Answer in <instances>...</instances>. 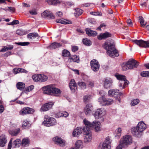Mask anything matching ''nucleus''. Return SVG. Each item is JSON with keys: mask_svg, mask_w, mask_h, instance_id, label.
Wrapping results in <instances>:
<instances>
[{"mask_svg": "<svg viewBox=\"0 0 149 149\" xmlns=\"http://www.w3.org/2000/svg\"><path fill=\"white\" fill-rule=\"evenodd\" d=\"M56 15L58 16L59 17H61L63 15V14L62 12L58 11L56 14Z\"/></svg>", "mask_w": 149, "mask_h": 149, "instance_id": "obj_61", "label": "nucleus"}, {"mask_svg": "<svg viewBox=\"0 0 149 149\" xmlns=\"http://www.w3.org/2000/svg\"><path fill=\"white\" fill-rule=\"evenodd\" d=\"M102 111L100 109H97L93 114V116L96 119H98L102 116Z\"/></svg>", "mask_w": 149, "mask_h": 149, "instance_id": "obj_22", "label": "nucleus"}, {"mask_svg": "<svg viewBox=\"0 0 149 149\" xmlns=\"http://www.w3.org/2000/svg\"><path fill=\"white\" fill-rule=\"evenodd\" d=\"M56 22L58 23L64 24H72V22L70 21L64 19H56Z\"/></svg>", "mask_w": 149, "mask_h": 149, "instance_id": "obj_26", "label": "nucleus"}, {"mask_svg": "<svg viewBox=\"0 0 149 149\" xmlns=\"http://www.w3.org/2000/svg\"><path fill=\"white\" fill-rule=\"evenodd\" d=\"M84 122L87 128L90 129L91 128L93 127L94 128L95 132H97L100 130L101 123L100 122L95 121L91 123L85 119L84 120Z\"/></svg>", "mask_w": 149, "mask_h": 149, "instance_id": "obj_4", "label": "nucleus"}, {"mask_svg": "<svg viewBox=\"0 0 149 149\" xmlns=\"http://www.w3.org/2000/svg\"><path fill=\"white\" fill-rule=\"evenodd\" d=\"M127 22L129 26H132V23L130 19H128L127 20Z\"/></svg>", "mask_w": 149, "mask_h": 149, "instance_id": "obj_62", "label": "nucleus"}, {"mask_svg": "<svg viewBox=\"0 0 149 149\" xmlns=\"http://www.w3.org/2000/svg\"><path fill=\"white\" fill-rule=\"evenodd\" d=\"M29 140L28 138H25L23 139L22 142V144L23 146H25L29 144Z\"/></svg>", "mask_w": 149, "mask_h": 149, "instance_id": "obj_40", "label": "nucleus"}, {"mask_svg": "<svg viewBox=\"0 0 149 149\" xmlns=\"http://www.w3.org/2000/svg\"><path fill=\"white\" fill-rule=\"evenodd\" d=\"M53 85L52 84H50L42 87V89L43 94L51 95Z\"/></svg>", "mask_w": 149, "mask_h": 149, "instance_id": "obj_12", "label": "nucleus"}, {"mask_svg": "<svg viewBox=\"0 0 149 149\" xmlns=\"http://www.w3.org/2000/svg\"><path fill=\"white\" fill-rule=\"evenodd\" d=\"M141 75L143 77H149V71H143L140 73Z\"/></svg>", "mask_w": 149, "mask_h": 149, "instance_id": "obj_45", "label": "nucleus"}, {"mask_svg": "<svg viewBox=\"0 0 149 149\" xmlns=\"http://www.w3.org/2000/svg\"><path fill=\"white\" fill-rule=\"evenodd\" d=\"M21 140L19 139H17L14 141L13 144V148H16L19 147L20 145V143Z\"/></svg>", "mask_w": 149, "mask_h": 149, "instance_id": "obj_32", "label": "nucleus"}, {"mask_svg": "<svg viewBox=\"0 0 149 149\" xmlns=\"http://www.w3.org/2000/svg\"><path fill=\"white\" fill-rule=\"evenodd\" d=\"M62 46L61 44L56 42L52 43L49 46V47L50 49H55Z\"/></svg>", "mask_w": 149, "mask_h": 149, "instance_id": "obj_29", "label": "nucleus"}, {"mask_svg": "<svg viewBox=\"0 0 149 149\" xmlns=\"http://www.w3.org/2000/svg\"><path fill=\"white\" fill-rule=\"evenodd\" d=\"M12 139H11L8 143V149H11L12 147Z\"/></svg>", "mask_w": 149, "mask_h": 149, "instance_id": "obj_63", "label": "nucleus"}, {"mask_svg": "<svg viewBox=\"0 0 149 149\" xmlns=\"http://www.w3.org/2000/svg\"><path fill=\"white\" fill-rule=\"evenodd\" d=\"M54 104L52 102H49L44 104L41 107L40 110L41 111H46L51 109Z\"/></svg>", "mask_w": 149, "mask_h": 149, "instance_id": "obj_13", "label": "nucleus"}, {"mask_svg": "<svg viewBox=\"0 0 149 149\" xmlns=\"http://www.w3.org/2000/svg\"><path fill=\"white\" fill-rule=\"evenodd\" d=\"M92 108V106L90 104L86 105L84 109V111L86 115H88L91 112Z\"/></svg>", "mask_w": 149, "mask_h": 149, "instance_id": "obj_21", "label": "nucleus"}, {"mask_svg": "<svg viewBox=\"0 0 149 149\" xmlns=\"http://www.w3.org/2000/svg\"><path fill=\"white\" fill-rule=\"evenodd\" d=\"M13 48V46L11 45H9L7 46H6V49L7 51L11 50Z\"/></svg>", "mask_w": 149, "mask_h": 149, "instance_id": "obj_57", "label": "nucleus"}, {"mask_svg": "<svg viewBox=\"0 0 149 149\" xmlns=\"http://www.w3.org/2000/svg\"><path fill=\"white\" fill-rule=\"evenodd\" d=\"M111 36V35L110 33L106 32L104 33H101L97 36V38L99 40H102V39H105L109 37H110Z\"/></svg>", "mask_w": 149, "mask_h": 149, "instance_id": "obj_16", "label": "nucleus"}, {"mask_svg": "<svg viewBox=\"0 0 149 149\" xmlns=\"http://www.w3.org/2000/svg\"><path fill=\"white\" fill-rule=\"evenodd\" d=\"M20 132V130L19 128H17L14 130H10L9 131L10 134L11 135L14 136H17Z\"/></svg>", "mask_w": 149, "mask_h": 149, "instance_id": "obj_31", "label": "nucleus"}, {"mask_svg": "<svg viewBox=\"0 0 149 149\" xmlns=\"http://www.w3.org/2000/svg\"><path fill=\"white\" fill-rule=\"evenodd\" d=\"M90 14L94 15H99L101 16L102 15V13L100 12H91Z\"/></svg>", "mask_w": 149, "mask_h": 149, "instance_id": "obj_50", "label": "nucleus"}, {"mask_svg": "<svg viewBox=\"0 0 149 149\" xmlns=\"http://www.w3.org/2000/svg\"><path fill=\"white\" fill-rule=\"evenodd\" d=\"M83 43L86 45L90 46L91 45V42L90 40L87 38H84L83 40Z\"/></svg>", "mask_w": 149, "mask_h": 149, "instance_id": "obj_44", "label": "nucleus"}, {"mask_svg": "<svg viewBox=\"0 0 149 149\" xmlns=\"http://www.w3.org/2000/svg\"><path fill=\"white\" fill-rule=\"evenodd\" d=\"M28 125L29 123H28L24 122L22 124V127L25 129H26V128L28 127Z\"/></svg>", "mask_w": 149, "mask_h": 149, "instance_id": "obj_58", "label": "nucleus"}, {"mask_svg": "<svg viewBox=\"0 0 149 149\" xmlns=\"http://www.w3.org/2000/svg\"><path fill=\"white\" fill-rule=\"evenodd\" d=\"M139 18L141 26L142 27H144L146 24V23L145 22L142 16H139Z\"/></svg>", "mask_w": 149, "mask_h": 149, "instance_id": "obj_39", "label": "nucleus"}, {"mask_svg": "<svg viewBox=\"0 0 149 149\" xmlns=\"http://www.w3.org/2000/svg\"><path fill=\"white\" fill-rule=\"evenodd\" d=\"M34 88V86L31 85L26 88V91L28 92L31 91Z\"/></svg>", "mask_w": 149, "mask_h": 149, "instance_id": "obj_53", "label": "nucleus"}, {"mask_svg": "<svg viewBox=\"0 0 149 149\" xmlns=\"http://www.w3.org/2000/svg\"><path fill=\"white\" fill-rule=\"evenodd\" d=\"M139 102V100L138 99H134L132 101L131 104L132 106H134L138 104Z\"/></svg>", "mask_w": 149, "mask_h": 149, "instance_id": "obj_46", "label": "nucleus"}, {"mask_svg": "<svg viewBox=\"0 0 149 149\" xmlns=\"http://www.w3.org/2000/svg\"><path fill=\"white\" fill-rule=\"evenodd\" d=\"M52 89L51 95L58 96L61 94V91L59 89L55 87L54 85H53Z\"/></svg>", "mask_w": 149, "mask_h": 149, "instance_id": "obj_19", "label": "nucleus"}, {"mask_svg": "<svg viewBox=\"0 0 149 149\" xmlns=\"http://www.w3.org/2000/svg\"><path fill=\"white\" fill-rule=\"evenodd\" d=\"M82 129L80 127H77L74 129L72 133L73 136L77 137L79 136L82 132Z\"/></svg>", "mask_w": 149, "mask_h": 149, "instance_id": "obj_23", "label": "nucleus"}, {"mask_svg": "<svg viewBox=\"0 0 149 149\" xmlns=\"http://www.w3.org/2000/svg\"><path fill=\"white\" fill-rule=\"evenodd\" d=\"M139 64V62L134 59H131L122 66V70H123L125 71L128 69L136 68Z\"/></svg>", "mask_w": 149, "mask_h": 149, "instance_id": "obj_3", "label": "nucleus"}, {"mask_svg": "<svg viewBox=\"0 0 149 149\" xmlns=\"http://www.w3.org/2000/svg\"><path fill=\"white\" fill-rule=\"evenodd\" d=\"M38 36V33H31L28 34L27 36L28 38L31 39H33Z\"/></svg>", "mask_w": 149, "mask_h": 149, "instance_id": "obj_33", "label": "nucleus"}, {"mask_svg": "<svg viewBox=\"0 0 149 149\" xmlns=\"http://www.w3.org/2000/svg\"><path fill=\"white\" fill-rule=\"evenodd\" d=\"M47 18L53 19L54 18V16L49 11Z\"/></svg>", "mask_w": 149, "mask_h": 149, "instance_id": "obj_60", "label": "nucleus"}, {"mask_svg": "<svg viewBox=\"0 0 149 149\" xmlns=\"http://www.w3.org/2000/svg\"><path fill=\"white\" fill-rule=\"evenodd\" d=\"M68 61L70 62L79 63L80 61L79 57L76 55L72 56L68 58Z\"/></svg>", "mask_w": 149, "mask_h": 149, "instance_id": "obj_20", "label": "nucleus"}, {"mask_svg": "<svg viewBox=\"0 0 149 149\" xmlns=\"http://www.w3.org/2000/svg\"><path fill=\"white\" fill-rule=\"evenodd\" d=\"M122 93L119 92V91L117 89L110 90L108 91V95L109 96H112L115 95H120Z\"/></svg>", "mask_w": 149, "mask_h": 149, "instance_id": "obj_18", "label": "nucleus"}, {"mask_svg": "<svg viewBox=\"0 0 149 149\" xmlns=\"http://www.w3.org/2000/svg\"><path fill=\"white\" fill-rule=\"evenodd\" d=\"M100 103L104 105H109L113 102V100L111 99L106 98L103 96L101 97L99 99Z\"/></svg>", "mask_w": 149, "mask_h": 149, "instance_id": "obj_7", "label": "nucleus"}, {"mask_svg": "<svg viewBox=\"0 0 149 149\" xmlns=\"http://www.w3.org/2000/svg\"><path fill=\"white\" fill-rule=\"evenodd\" d=\"M48 79V77L46 75L43 74H40V82H44L46 81Z\"/></svg>", "mask_w": 149, "mask_h": 149, "instance_id": "obj_37", "label": "nucleus"}, {"mask_svg": "<svg viewBox=\"0 0 149 149\" xmlns=\"http://www.w3.org/2000/svg\"><path fill=\"white\" fill-rule=\"evenodd\" d=\"M132 141L131 137L130 136H125L120 139V142L124 146L126 145L130 144Z\"/></svg>", "mask_w": 149, "mask_h": 149, "instance_id": "obj_11", "label": "nucleus"}, {"mask_svg": "<svg viewBox=\"0 0 149 149\" xmlns=\"http://www.w3.org/2000/svg\"><path fill=\"white\" fill-rule=\"evenodd\" d=\"M85 133L84 134V141L87 143L91 141L92 139V135L90 129L86 127H84L82 129Z\"/></svg>", "mask_w": 149, "mask_h": 149, "instance_id": "obj_6", "label": "nucleus"}, {"mask_svg": "<svg viewBox=\"0 0 149 149\" xmlns=\"http://www.w3.org/2000/svg\"><path fill=\"white\" fill-rule=\"evenodd\" d=\"M43 123L45 126L49 127L55 125L57 123L56 120L54 118L46 115L45 117V120Z\"/></svg>", "mask_w": 149, "mask_h": 149, "instance_id": "obj_5", "label": "nucleus"}, {"mask_svg": "<svg viewBox=\"0 0 149 149\" xmlns=\"http://www.w3.org/2000/svg\"><path fill=\"white\" fill-rule=\"evenodd\" d=\"M32 78L35 81L40 82V74L33 75L32 76Z\"/></svg>", "mask_w": 149, "mask_h": 149, "instance_id": "obj_38", "label": "nucleus"}, {"mask_svg": "<svg viewBox=\"0 0 149 149\" xmlns=\"http://www.w3.org/2000/svg\"><path fill=\"white\" fill-rule=\"evenodd\" d=\"M69 86L70 90L73 92H74L77 89V86L74 79H71L69 83Z\"/></svg>", "mask_w": 149, "mask_h": 149, "instance_id": "obj_17", "label": "nucleus"}, {"mask_svg": "<svg viewBox=\"0 0 149 149\" xmlns=\"http://www.w3.org/2000/svg\"><path fill=\"white\" fill-rule=\"evenodd\" d=\"M146 128V125L143 122H139L136 128L132 129V132L134 135L139 137L141 135V133Z\"/></svg>", "mask_w": 149, "mask_h": 149, "instance_id": "obj_2", "label": "nucleus"}, {"mask_svg": "<svg viewBox=\"0 0 149 149\" xmlns=\"http://www.w3.org/2000/svg\"><path fill=\"white\" fill-rule=\"evenodd\" d=\"M115 76L117 79L120 81L121 82L125 81H127L126 80V77L124 75L119 74H117L115 75Z\"/></svg>", "mask_w": 149, "mask_h": 149, "instance_id": "obj_28", "label": "nucleus"}, {"mask_svg": "<svg viewBox=\"0 0 149 149\" xmlns=\"http://www.w3.org/2000/svg\"><path fill=\"white\" fill-rule=\"evenodd\" d=\"M29 12L31 15H36L37 14L36 10L35 9L29 10Z\"/></svg>", "mask_w": 149, "mask_h": 149, "instance_id": "obj_52", "label": "nucleus"}, {"mask_svg": "<svg viewBox=\"0 0 149 149\" xmlns=\"http://www.w3.org/2000/svg\"><path fill=\"white\" fill-rule=\"evenodd\" d=\"M103 47L107 50V53L109 56L114 57L119 56L117 50L110 42H105L103 45Z\"/></svg>", "mask_w": 149, "mask_h": 149, "instance_id": "obj_1", "label": "nucleus"}, {"mask_svg": "<svg viewBox=\"0 0 149 149\" xmlns=\"http://www.w3.org/2000/svg\"><path fill=\"white\" fill-rule=\"evenodd\" d=\"M78 47L76 46H73L72 47V50L73 52H75L78 50Z\"/></svg>", "mask_w": 149, "mask_h": 149, "instance_id": "obj_55", "label": "nucleus"}, {"mask_svg": "<svg viewBox=\"0 0 149 149\" xmlns=\"http://www.w3.org/2000/svg\"><path fill=\"white\" fill-rule=\"evenodd\" d=\"M16 33L18 35L22 36L25 34V32L20 29H18L16 31Z\"/></svg>", "mask_w": 149, "mask_h": 149, "instance_id": "obj_51", "label": "nucleus"}, {"mask_svg": "<svg viewBox=\"0 0 149 149\" xmlns=\"http://www.w3.org/2000/svg\"><path fill=\"white\" fill-rule=\"evenodd\" d=\"M62 56L64 57H69L70 56V52L66 49L63 50L62 51Z\"/></svg>", "mask_w": 149, "mask_h": 149, "instance_id": "obj_42", "label": "nucleus"}, {"mask_svg": "<svg viewBox=\"0 0 149 149\" xmlns=\"http://www.w3.org/2000/svg\"><path fill=\"white\" fill-rule=\"evenodd\" d=\"M49 11L47 10L44 11L41 14L42 16L44 18H47Z\"/></svg>", "mask_w": 149, "mask_h": 149, "instance_id": "obj_49", "label": "nucleus"}, {"mask_svg": "<svg viewBox=\"0 0 149 149\" xmlns=\"http://www.w3.org/2000/svg\"><path fill=\"white\" fill-rule=\"evenodd\" d=\"M25 84L21 82H19L17 83L16 86L17 88L20 90H23L25 87Z\"/></svg>", "mask_w": 149, "mask_h": 149, "instance_id": "obj_30", "label": "nucleus"}, {"mask_svg": "<svg viewBox=\"0 0 149 149\" xmlns=\"http://www.w3.org/2000/svg\"><path fill=\"white\" fill-rule=\"evenodd\" d=\"M15 44L17 45H21V46H26L28 45L29 44V43L28 42H15Z\"/></svg>", "mask_w": 149, "mask_h": 149, "instance_id": "obj_47", "label": "nucleus"}, {"mask_svg": "<svg viewBox=\"0 0 149 149\" xmlns=\"http://www.w3.org/2000/svg\"><path fill=\"white\" fill-rule=\"evenodd\" d=\"M53 141L59 145L60 146H63L65 145V141L63 140L61 138L56 136L53 139Z\"/></svg>", "mask_w": 149, "mask_h": 149, "instance_id": "obj_15", "label": "nucleus"}, {"mask_svg": "<svg viewBox=\"0 0 149 149\" xmlns=\"http://www.w3.org/2000/svg\"><path fill=\"white\" fill-rule=\"evenodd\" d=\"M129 83V82L128 81L122 82L119 81V87H122V89L124 88L127 86Z\"/></svg>", "mask_w": 149, "mask_h": 149, "instance_id": "obj_35", "label": "nucleus"}, {"mask_svg": "<svg viewBox=\"0 0 149 149\" xmlns=\"http://www.w3.org/2000/svg\"><path fill=\"white\" fill-rule=\"evenodd\" d=\"M75 145L76 146L75 148H76L77 149H81L83 147V143L81 141L78 140L77 141Z\"/></svg>", "mask_w": 149, "mask_h": 149, "instance_id": "obj_34", "label": "nucleus"}, {"mask_svg": "<svg viewBox=\"0 0 149 149\" xmlns=\"http://www.w3.org/2000/svg\"><path fill=\"white\" fill-rule=\"evenodd\" d=\"M8 10L10 12H14L15 11V8L13 7H8Z\"/></svg>", "mask_w": 149, "mask_h": 149, "instance_id": "obj_59", "label": "nucleus"}, {"mask_svg": "<svg viewBox=\"0 0 149 149\" xmlns=\"http://www.w3.org/2000/svg\"><path fill=\"white\" fill-rule=\"evenodd\" d=\"M78 85L82 89H85L86 88V84L84 82H79Z\"/></svg>", "mask_w": 149, "mask_h": 149, "instance_id": "obj_48", "label": "nucleus"}, {"mask_svg": "<svg viewBox=\"0 0 149 149\" xmlns=\"http://www.w3.org/2000/svg\"><path fill=\"white\" fill-rule=\"evenodd\" d=\"M13 72L15 74L19 73V68H14L13 70Z\"/></svg>", "mask_w": 149, "mask_h": 149, "instance_id": "obj_54", "label": "nucleus"}, {"mask_svg": "<svg viewBox=\"0 0 149 149\" xmlns=\"http://www.w3.org/2000/svg\"><path fill=\"white\" fill-rule=\"evenodd\" d=\"M124 146L120 143V144L117 147L116 149H122V147Z\"/></svg>", "mask_w": 149, "mask_h": 149, "instance_id": "obj_64", "label": "nucleus"}, {"mask_svg": "<svg viewBox=\"0 0 149 149\" xmlns=\"http://www.w3.org/2000/svg\"><path fill=\"white\" fill-rule=\"evenodd\" d=\"M122 129L121 128H118L116 130V134L115 135V137L117 139H119L121 136V132Z\"/></svg>", "mask_w": 149, "mask_h": 149, "instance_id": "obj_41", "label": "nucleus"}, {"mask_svg": "<svg viewBox=\"0 0 149 149\" xmlns=\"http://www.w3.org/2000/svg\"><path fill=\"white\" fill-rule=\"evenodd\" d=\"M34 112V110L28 107L23 108L19 111V114L20 115H24L27 114H33Z\"/></svg>", "mask_w": 149, "mask_h": 149, "instance_id": "obj_8", "label": "nucleus"}, {"mask_svg": "<svg viewBox=\"0 0 149 149\" xmlns=\"http://www.w3.org/2000/svg\"><path fill=\"white\" fill-rule=\"evenodd\" d=\"M90 64L91 69L93 71L96 72L99 70L100 65L97 60L93 59L91 61Z\"/></svg>", "mask_w": 149, "mask_h": 149, "instance_id": "obj_9", "label": "nucleus"}, {"mask_svg": "<svg viewBox=\"0 0 149 149\" xmlns=\"http://www.w3.org/2000/svg\"><path fill=\"white\" fill-rule=\"evenodd\" d=\"M53 141L59 145L60 146H63L65 145V141L63 140L61 138L56 136L53 139Z\"/></svg>", "mask_w": 149, "mask_h": 149, "instance_id": "obj_14", "label": "nucleus"}, {"mask_svg": "<svg viewBox=\"0 0 149 149\" xmlns=\"http://www.w3.org/2000/svg\"><path fill=\"white\" fill-rule=\"evenodd\" d=\"M83 10L79 8H77L75 9L74 14L76 17H78L81 15L83 13Z\"/></svg>", "mask_w": 149, "mask_h": 149, "instance_id": "obj_36", "label": "nucleus"}, {"mask_svg": "<svg viewBox=\"0 0 149 149\" xmlns=\"http://www.w3.org/2000/svg\"><path fill=\"white\" fill-rule=\"evenodd\" d=\"M86 33L89 36H95L97 35V32L95 31H93L89 28H86L85 29Z\"/></svg>", "mask_w": 149, "mask_h": 149, "instance_id": "obj_24", "label": "nucleus"}, {"mask_svg": "<svg viewBox=\"0 0 149 149\" xmlns=\"http://www.w3.org/2000/svg\"><path fill=\"white\" fill-rule=\"evenodd\" d=\"M7 142L6 138L5 135H2L0 136V146L1 147L4 146Z\"/></svg>", "mask_w": 149, "mask_h": 149, "instance_id": "obj_25", "label": "nucleus"}, {"mask_svg": "<svg viewBox=\"0 0 149 149\" xmlns=\"http://www.w3.org/2000/svg\"><path fill=\"white\" fill-rule=\"evenodd\" d=\"M134 42L140 47L145 48L149 47V40L145 41L142 40H136Z\"/></svg>", "mask_w": 149, "mask_h": 149, "instance_id": "obj_10", "label": "nucleus"}, {"mask_svg": "<svg viewBox=\"0 0 149 149\" xmlns=\"http://www.w3.org/2000/svg\"><path fill=\"white\" fill-rule=\"evenodd\" d=\"M112 81L110 79H105L104 81V86L106 88H109L111 86Z\"/></svg>", "mask_w": 149, "mask_h": 149, "instance_id": "obj_27", "label": "nucleus"}, {"mask_svg": "<svg viewBox=\"0 0 149 149\" xmlns=\"http://www.w3.org/2000/svg\"><path fill=\"white\" fill-rule=\"evenodd\" d=\"M48 4L50 5H56L59 2L58 0H48L47 1Z\"/></svg>", "mask_w": 149, "mask_h": 149, "instance_id": "obj_43", "label": "nucleus"}, {"mask_svg": "<svg viewBox=\"0 0 149 149\" xmlns=\"http://www.w3.org/2000/svg\"><path fill=\"white\" fill-rule=\"evenodd\" d=\"M90 98V95H85L84 97V102L87 101V100H89Z\"/></svg>", "mask_w": 149, "mask_h": 149, "instance_id": "obj_56", "label": "nucleus"}]
</instances>
